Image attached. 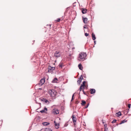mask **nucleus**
Wrapping results in <instances>:
<instances>
[{
	"label": "nucleus",
	"mask_w": 131,
	"mask_h": 131,
	"mask_svg": "<svg viewBox=\"0 0 131 131\" xmlns=\"http://www.w3.org/2000/svg\"><path fill=\"white\" fill-rule=\"evenodd\" d=\"M52 112L55 114H57L59 113V110L58 109L55 108L52 111Z\"/></svg>",
	"instance_id": "nucleus-4"
},
{
	"label": "nucleus",
	"mask_w": 131,
	"mask_h": 131,
	"mask_svg": "<svg viewBox=\"0 0 131 131\" xmlns=\"http://www.w3.org/2000/svg\"><path fill=\"white\" fill-rule=\"evenodd\" d=\"M42 124L43 125L47 126L48 125L50 124V123L49 122H44L42 123Z\"/></svg>",
	"instance_id": "nucleus-15"
},
{
	"label": "nucleus",
	"mask_w": 131,
	"mask_h": 131,
	"mask_svg": "<svg viewBox=\"0 0 131 131\" xmlns=\"http://www.w3.org/2000/svg\"><path fill=\"white\" fill-rule=\"evenodd\" d=\"M74 94L72 95V99H71V101H72V100H73V96H74Z\"/></svg>",
	"instance_id": "nucleus-32"
},
{
	"label": "nucleus",
	"mask_w": 131,
	"mask_h": 131,
	"mask_svg": "<svg viewBox=\"0 0 131 131\" xmlns=\"http://www.w3.org/2000/svg\"><path fill=\"white\" fill-rule=\"evenodd\" d=\"M85 35L86 36H87L89 35V34L86 33H85Z\"/></svg>",
	"instance_id": "nucleus-31"
},
{
	"label": "nucleus",
	"mask_w": 131,
	"mask_h": 131,
	"mask_svg": "<svg viewBox=\"0 0 131 131\" xmlns=\"http://www.w3.org/2000/svg\"><path fill=\"white\" fill-rule=\"evenodd\" d=\"M60 18H58L57 20H56V21H57V22H59L60 21Z\"/></svg>",
	"instance_id": "nucleus-30"
},
{
	"label": "nucleus",
	"mask_w": 131,
	"mask_h": 131,
	"mask_svg": "<svg viewBox=\"0 0 131 131\" xmlns=\"http://www.w3.org/2000/svg\"><path fill=\"white\" fill-rule=\"evenodd\" d=\"M58 80L56 78H54L52 82L53 83H57Z\"/></svg>",
	"instance_id": "nucleus-16"
},
{
	"label": "nucleus",
	"mask_w": 131,
	"mask_h": 131,
	"mask_svg": "<svg viewBox=\"0 0 131 131\" xmlns=\"http://www.w3.org/2000/svg\"><path fill=\"white\" fill-rule=\"evenodd\" d=\"M61 53L59 51H56L54 54V56L57 58L60 57Z\"/></svg>",
	"instance_id": "nucleus-3"
},
{
	"label": "nucleus",
	"mask_w": 131,
	"mask_h": 131,
	"mask_svg": "<svg viewBox=\"0 0 131 131\" xmlns=\"http://www.w3.org/2000/svg\"><path fill=\"white\" fill-rule=\"evenodd\" d=\"M82 103L81 104L82 105H84V104L86 103V102L85 101L83 100H82L81 101Z\"/></svg>",
	"instance_id": "nucleus-21"
},
{
	"label": "nucleus",
	"mask_w": 131,
	"mask_h": 131,
	"mask_svg": "<svg viewBox=\"0 0 131 131\" xmlns=\"http://www.w3.org/2000/svg\"><path fill=\"white\" fill-rule=\"evenodd\" d=\"M83 21L85 24H86L87 23L88 19L86 18H83Z\"/></svg>",
	"instance_id": "nucleus-11"
},
{
	"label": "nucleus",
	"mask_w": 131,
	"mask_h": 131,
	"mask_svg": "<svg viewBox=\"0 0 131 131\" xmlns=\"http://www.w3.org/2000/svg\"><path fill=\"white\" fill-rule=\"evenodd\" d=\"M54 123L55 126L56 128V129H58L59 127V124L58 123L57 124V123H56L55 121H54Z\"/></svg>",
	"instance_id": "nucleus-6"
},
{
	"label": "nucleus",
	"mask_w": 131,
	"mask_h": 131,
	"mask_svg": "<svg viewBox=\"0 0 131 131\" xmlns=\"http://www.w3.org/2000/svg\"><path fill=\"white\" fill-rule=\"evenodd\" d=\"M94 44H96V41H94Z\"/></svg>",
	"instance_id": "nucleus-37"
},
{
	"label": "nucleus",
	"mask_w": 131,
	"mask_h": 131,
	"mask_svg": "<svg viewBox=\"0 0 131 131\" xmlns=\"http://www.w3.org/2000/svg\"><path fill=\"white\" fill-rule=\"evenodd\" d=\"M85 81H84L83 82L82 84H81V85H82V86H85Z\"/></svg>",
	"instance_id": "nucleus-25"
},
{
	"label": "nucleus",
	"mask_w": 131,
	"mask_h": 131,
	"mask_svg": "<svg viewBox=\"0 0 131 131\" xmlns=\"http://www.w3.org/2000/svg\"><path fill=\"white\" fill-rule=\"evenodd\" d=\"M116 119H114L113 120L112 122V123H115L116 122Z\"/></svg>",
	"instance_id": "nucleus-27"
},
{
	"label": "nucleus",
	"mask_w": 131,
	"mask_h": 131,
	"mask_svg": "<svg viewBox=\"0 0 131 131\" xmlns=\"http://www.w3.org/2000/svg\"><path fill=\"white\" fill-rule=\"evenodd\" d=\"M68 123L67 122L65 123L64 125V126L65 127H67V126H68Z\"/></svg>",
	"instance_id": "nucleus-28"
},
{
	"label": "nucleus",
	"mask_w": 131,
	"mask_h": 131,
	"mask_svg": "<svg viewBox=\"0 0 131 131\" xmlns=\"http://www.w3.org/2000/svg\"><path fill=\"white\" fill-rule=\"evenodd\" d=\"M86 54L85 52H81L79 55L78 60L79 61H84L85 59Z\"/></svg>",
	"instance_id": "nucleus-1"
},
{
	"label": "nucleus",
	"mask_w": 131,
	"mask_h": 131,
	"mask_svg": "<svg viewBox=\"0 0 131 131\" xmlns=\"http://www.w3.org/2000/svg\"><path fill=\"white\" fill-rule=\"evenodd\" d=\"M75 47H73V48H72V50H73V49H75Z\"/></svg>",
	"instance_id": "nucleus-36"
},
{
	"label": "nucleus",
	"mask_w": 131,
	"mask_h": 131,
	"mask_svg": "<svg viewBox=\"0 0 131 131\" xmlns=\"http://www.w3.org/2000/svg\"><path fill=\"white\" fill-rule=\"evenodd\" d=\"M78 67L79 69L82 70L83 69V67L81 63H79L78 66Z\"/></svg>",
	"instance_id": "nucleus-10"
},
{
	"label": "nucleus",
	"mask_w": 131,
	"mask_h": 131,
	"mask_svg": "<svg viewBox=\"0 0 131 131\" xmlns=\"http://www.w3.org/2000/svg\"><path fill=\"white\" fill-rule=\"evenodd\" d=\"M131 104H128V107L129 108H130V105Z\"/></svg>",
	"instance_id": "nucleus-33"
},
{
	"label": "nucleus",
	"mask_w": 131,
	"mask_h": 131,
	"mask_svg": "<svg viewBox=\"0 0 131 131\" xmlns=\"http://www.w3.org/2000/svg\"><path fill=\"white\" fill-rule=\"evenodd\" d=\"M87 11V10L85 9L84 8L82 9V13L83 14H84L86 13Z\"/></svg>",
	"instance_id": "nucleus-17"
},
{
	"label": "nucleus",
	"mask_w": 131,
	"mask_h": 131,
	"mask_svg": "<svg viewBox=\"0 0 131 131\" xmlns=\"http://www.w3.org/2000/svg\"><path fill=\"white\" fill-rule=\"evenodd\" d=\"M55 68L54 67H51V66H49L48 68V72H51V71H53L54 70Z\"/></svg>",
	"instance_id": "nucleus-5"
},
{
	"label": "nucleus",
	"mask_w": 131,
	"mask_h": 131,
	"mask_svg": "<svg viewBox=\"0 0 131 131\" xmlns=\"http://www.w3.org/2000/svg\"><path fill=\"white\" fill-rule=\"evenodd\" d=\"M127 120H126V119H124L120 123V124H123V123H124L125 122H127Z\"/></svg>",
	"instance_id": "nucleus-22"
},
{
	"label": "nucleus",
	"mask_w": 131,
	"mask_h": 131,
	"mask_svg": "<svg viewBox=\"0 0 131 131\" xmlns=\"http://www.w3.org/2000/svg\"><path fill=\"white\" fill-rule=\"evenodd\" d=\"M72 121L73 123H75L76 122V118L74 115L72 116Z\"/></svg>",
	"instance_id": "nucleus-8"
},
{
	"label": "nucleus",
	"mask_w": 131,
	"mask_h": 131,
	"mask_svg": "<svg viewBox=\"0 0 131 131\" xmlns=\"http://www.w3.org/2000/svg\"><path fill=\"white\" fill-rule=\"evenodd\" d=\"M49 93L50 95L52 97H54L56 96L57 92L56 91L53 90H49Z\"/></svg>",
	"instance_id": "nucleus-2"
},
{
	"label": "nucleus",
	"mask_w": 131,
	"mask_h": 131,
	"mask_svg": "<svg viewBox=\"0 0 131 131\" xmlns=\"http://www.w3.org/2000/svg\"><path fill=\"white\" fill-rule=\"evenodd\" d=\"M79 79H81V80H82L83 79V76H82V75H81L80 78H79Z\"/></svg>",
	"instance_id": "nucleus-29"
},
{
	"label": "nucleus",
	"mask_w": 131,
	"mask_h": 131,
	"mask_svg": "<svg viewBox=\"0 0 131 131\" xmlns=\"http://www.w3.org/2000/svg\"><path fill=\"white\" fill-rule=\"evenodd\" d=\"M85 86H82V85H81L79 89L80 91H82V89H84L85 88Z\"/></svg>",
	"instance_id": "nucleus-12"
},
{
	"label": "nucleus",
	"mask_w": 131,
	"mask_h": 131,
	"mask_svg": "<svg viewBox=\"0 0 131 131\" xmlns=\"http://www.w3.org/2000/svg\"><path fill=\"white\" fill-rule=\"evenodd\" d=\"M116 114H117L116 116L119 117L121 115V114L120 112H118L116 113Z\"/></svg>",
	"instance_id": "nucleus-20"
},
{
	"label": "nucleus",
	"mask_w": 131,
	"mask_h": 131,
	"mask_svg": "<svg viewBox=\"0 0 131 131\" xmlns=\"http://www.w3.org/2000/svg\"><path fill=\"white\" fill-rule=\"evenodd\" d=\"M82 91L83 92V93L85 95H86V93H85V92L84 91V90H82Z\"/></svg>",
	"instance_id": "nucleus-34"
},
{
	"label": "nucleus",
	"mask_w": 131,
	"mask_h": 131,
	"mask_svg": "<svg viewBox=\"0 0 131 131\" xmlns=\"http://www.w3.org/2000/svg\"><path fill=\"white\" fill-rule=\"evenodd\" d=\"M92 39H93V40H95L96 39V38L95 37V35L93 33L92 34Z\"/></svg>",
	"instance_id": "nucleus-18"
},
{
	"label": "nucleus",
	"mask_w": 131,
	"mask_h": 131,
	"mask_svg": "<svg viewBox=\"0 0 131 131\" xmlns=\"http://www.w3.org/2000/svg\"><path fill=\"white\" fill-rule=\"evenodd\" d=\"M83 28H87H87L85 26H84L83 27Z\"/></svg>",
	"instance_id": "nucleus-35"
},
{
	"label": "nucleus",
	"mask_w": 131,
	"mask_h": 131,
	"mask_svg": "<svg viewBox=\"0 0 131 131\" xmlns=\"http://www.w3.org/2000/svg\"><path fill=\"white\" fill-rule=\"evenodd\" d=\"M64 66L63 63H62L60 62L59 65V67L61 68H62Z\"/></svg>",
	"instance_id": "nucleus-19"
},
{
	"label": "nucleus",
	"mask_w": 131,
	"mask_h": 131,
	"mask_svg": "<svg viewBox=\"0 0 131 131\" xmlns=\"http://www.w3.org/2000/svg\"><path fill=\"white\" fill-rule=\"evenodd\" d=\"M47 111V109L45 107L43 110L40 111V112L42 113H46Z\"/></svg>",
	"instance_id": "nucleus-7"
},
{
	"label": "nucleus",
	"mask_w": 131,
	"mask_h": 131,
	"mask_svg": "<svg viewBox=\"0 0 131 131\" xmlns=\"http://www.w3.org/2000/svg\"><path fill=\"white\" fill-rule=\"evenodd\" d=\"M41 100L45 102L46 103H47L48 102L49 103L48 100L45 99L43 98Z\"/></svg>",
	"instance_id": "nucleus-14"
},
{
	"label": "nucleus",
	"mask_w": 131,
	"mask_h": 131,
	"mask_svg": "<svg viewBox=\"0 0 131 131\" xmlns=\"http://www.w3.org/2000/svg\"><path fill=\"white\" fill-rule=\"evenodd\" d=\"M45 81L44 79H41L40 81V82L41 85L43 84L45 82Z\"/></svg>",
	"instance_id": "nucleus-13"
},
{
	"label": "nucleus",
	"mask_w": 131,
	"mask_h": 131,
	"mask_svg": "<svg viewBox=\"0 0 131 131\" xmlns=\"http://www.w3.org/2000/svg\"><path fill=\"white\" fill-rule=\"evenodd\" d=\"M82 80L81 79H80L79 78L78 79V80L77 81V82L78 84H80V82H81Z\"/></svg>",
	"instance_id": "nucleus-24"
},
{
	"label": "nucleus",
	"mask_w": 131,
	"mask_h": 131,
	"mask_svg": "<svg viewBox=\"0 0 131 131\" xmlns=\"http://www.w3.org/2000/svg\"><path fill=\"white\" fill-rule=\"evenodd\" d=\"M45 131H52V130L50 128H46Z\"/></svg>",
	"instance_id": "nucleus-23"
},
{
	"label": "nucleus",
	"mask_w": 131,
	"mask_h": 131,
	"mask_svg": "<svg viewBox=\"0 0 131 131\" xmlns=\"http://www.w3.org/2000/svg\"><path fill=\"white\" fill-rule=\"evenodd\" d=\"M90 93L91 94H93L95 92V89H91L90 90Z\"/></svg>",
	"instance_id": "nucleus-9"
},
{
	"label": "nucleus",
	"mask_w": 131,
	"mask_h": 131,
	"mask_svg": "<svg viewBox=\"0 0 131 131\" xmlns=\"http://www.w3.org/2000/svg\"><path fill=\"white\" fill-rule=\"evenodd\" d=\"M89 105V103H88V104L85 107V108H88V107Z\"/></svg>",
	"instance_id": "nucleus-26"
}]
</instances>
